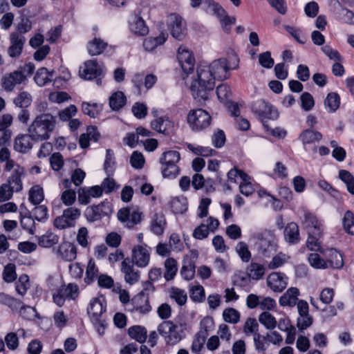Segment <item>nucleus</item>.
Listing matches in <instances>:
<instances>
[{
    "mask_svg": "<svg viewBox=\"0 0 354 354\" xmlns=\"http://www.w3.org/2000/svg\"><path fill=\"white\" fill-rule=\"evenodd\" d=\"M215 80L207 65L199 66L190 86L194 98L200 103L205 102L214 88Z\"/></svg>",
    "mask_w": 354,
    "mask_h": 354,
    "instance_id": "obj_1",
    "label": "nucleus"
},
{
    "mask_svg": "<svg viewBox=\"0 0 354 354\" xmlns=\"http://www.w3.org/2000/svg\"><path fill=\"white\" fill-rule=\"evenodd\" d=\"M56 125V119L51 113L38 114L28 128V132L36 142L48 140Z\"/></svg>",
    "mask_w": 354,
    "mask_h": 354,
    "instance_id": "obj_2",
    "label": "nucleus"
},
{
    "mask_svg": "<svg viewBox=\"0 0 354 354\" xmlns=\"http://www.w3.org/2000/svg\"><path fill=\"white\" fill-rule=\"evenodd\" d=\"M239 59L234 52L227 55V57H221L212 61L207 65L213 77L217 80H225L230 77V71L239 67Z\"/></svg>",
    "mask_w": 354,
    "mask_h": 354,
    "instance_id": "obj_3",
    "label": "nucleus"
},
{
    "mask_svg": "<svg viewBox=\"0 0 354 354\" xmlns=\"http://www.w3.org/2000/svg\"><path fill=\"white\" fill-rule=\"evenodd\" d=\"M180 158V153L176 151H169L162 153L160 162L163 177L175 178L178 174L179 168L177 162Z\"/></svg>",
    "mask_w": 354,
    "mask_h": 354,
    "instance_id": "obj_4",
    "label": "nucleus"
},
{
    "mask_svg": "<svg viewBox=\"0 0 354 354\" xmlns=\"http://www.w3.org/2000/svg\"><path fill=\"white\" fill-rule=\"evenodd\" d=\"M104 73V66L103 64L98 62L95 59L86 61L79 69V75L85 80H92L96 79V84L100 86L102 84V80L99 78Z\"/></svg>",
    "mask_w": 354,
    "mask_h": 354,
    "instance_id": "obj_5",
    "label": "nucleus"
},
{
    "mask_svg": "<svg viewBox=\"0 0 354 354\" xmlns=\"http://www.w3.org/2000/svg\"><path fill=\"white\" fill-rule=\"evenodd\" d=\"M167 26L171 35L176 39L182 41L187 35V23L179 15L173 13L167 19Z\"/></svg>",
    "mask_w": 354,
    "mask_h": 354,
    "instance_id": "obj_6",
    "label": "nucleus"
},
{
    "mask_svg": "<svg viewBox=\"0 0 354 354\" xmlns=\"http://www.w3.org/2000/svg\"><path fill=\"white\" fill-rule=\"evenodd\" d=\"M158 332L165 337L166 343L174 346L183 338V333L178 330V326L171 321H165L159 324Z\"/></svg>",
    "mask_w": 354,
    "mask_h": 354,
    "instance_id": "obj_7",
    "label": "nucleus"
},
{
    "mask_svg": "<svg viewBox=\"0 0 354 354\" xmlns=\"http://www.w3.org/2000/svg\"><path fill=\"white\" fill-rule=\"evenodd\" d=\"M212 118L202 109L191 110L187 115V122L194 131H201L209 126Z\"/></svg>",
    "mask_w": 354,
    "mask_h": 354,
    "instance_id": "obj_8",
    "label": "nucleus"
},
{
    "mask_svg": "<svg viewBox=\"0 0 354 354\" xmlns=\"http://www.w3.org/2000/svg\"><path fill=\"white\" fill-rule=\"evenodd\" d=\"M254 246L261 253H266L274 244L275 236L272 231L263 230L251 235Z\"/></svg>",
    "mask_w": 354,
    "mask_h": 354,
    "instance_id": "obj_9",
    "label": "nucleus"
},
{
    "mask_svg": "<svg viewBox=\"0 0 354 354\" xmlns=\"http://www.w3.org/2000/svg\"><path fill=\"white\" fill-rule=\"evenodd\" d=\"M80 214V210L76 207L67 208L64 210L62 215L54 220V226L59 230L71 227L75 225Z\"/></svg>",
    "mask_w": 354,
    "mask_h": 354,
    "instance_id": "obj_10",
    "label": "nucleus"
},
{
    "mask_svg": "<svg viewBox=\"0 0 354 354\" xmlns=\"http://www.w3.org/2000/svg\"><path fill=\"white\" fill-rule=\"evenodd\" d=\"M252 111L262 120L277 119L279 113L270 104L263 100H258L252 104Z\"/></svg>",
    "mask_w": 354,
    "mask_h": 354,
    "instance_id": "obj_11",
    "label": "nucleus"
},
{
    "mask_svg": "<svg viewBox=\"0 0 354 354\" xmlns=\"http://www.w3.org/2000/svg\"><path fill=\"white\" fill-rule=\"evenodd\" d=\"M118 218L127 227L133 228L141 223L143 214L137 209L122 208L118 212Z\"/></svg>",
    "mask_w": 354,
    "mask_h": 354,
    "instance_id": "obj_12",
    "label": "nucleus"
},
{
    "mask_svg": "<svg viewBox=\"0 0 354 354\" xmlns=\"http://www.w3.org/2000/svg\"><path fill=\"white\" fill-rule=\"evenodd\" d=\"M151 249L147 244H138L132 248V262L139 268H145L150 261Z\"/></svg>",
    "mask_w": 354,
    "mask_h": 354,
    "instance_id": "obj_13",
    "label": "nucleus"
},
{
    "mask_svg": "<svg viewBox=\"0 0 354 354\" xmlns=\"http://www.w3.org/2000/svg\"><path fill=\"white\" fill-rule=\"evenodd\" d=\"M177 59L184 73L187 75L192 73L195 65V59L192 53L185 46H180L177 51Z\"/></svg>",
    "mask_w": 354,
    "mask_h": 354,
    "instance_id": "obj_14",
    "label": "nucleus"
},
{
    "mask_svg": "<svg viewBox=\"0 0 354 354\" xmlns=\"http://www.w3.org/2000/svg\"><path fill=\"white\" fill-rule=\"evenodd\" d=\"M106 311L105 299L102 296L92 299L87 308V313L91 321H99L104 319Z\"/></svg>",
    "mask_w": 354,
    "mask_h": 354,
    "instance_id": "obj_15",
    "label": "nucleus"
},
{
    "mask_svg": "<svg viewBox=\"0 0 354 354\" xmlns=\"http://www.w3.org/2000/svg\"><path fill=\"white\" fill-rule=\"evenodd\" d=\"M112 212L111 205L109 202H102L97 205L87 208L86 215L89 221H95L110 215Z\"/></svg>",
    "mask_w": 354,
    "mask_h": 354,
    "instance_id": "obj_16",
    "label": "nucleus"
},
{
    "mask_svg": "<svg viewBox=\"0 0 354 354\" xmlns=\"http://www.w3.org/2000/svg\"><path fill=\"white\" fill-rule=\"evenodd\" d=\"M9 39L10 46L8 48V54L11 58H18L22 53L26 39L18 32H11Z\"/></svg>",
    "mask_w": 354,
    "mask_h": 354,
    "instance_id": "obj_17",
    "label": "nucleus"
},
{
    "mask_svg": "<svg viewBox=\"0 0 354 354\" xmlns=\"http://www.w3.org/2000/svg\"><path fill=\"white\" fill-rule=\"evenodd\" d=\"M198 252L191 250L186 254L183 260V266L180 270L182 277L186 280H191L195 274V262L198 258Z\"/></svg>",
    "mask_w": 354,
    "mask_h": 354,
    "instance_id": "obj_18",
    "label": "nucleus"
},
{
    "mask_svg": "<svg viewBox=\"0 0 354 354\" xmlns=\"http://www.w3.org/2000/svg\"><path fill=\"white\" fill-rule=\"evenodd\" d=\"M288 279V278L284 274L274 272L268 276L267 286L274 292H281L287 287Z\"/></svg>",
    "mask_w": 354,
    "mask_h": 354,
    "instance_id": "obj_19",
    "label": "nucleus"
},
{
    "mask_svg": "<svg viewBox=\"0 0 354 354\" xmlns=\"http://www.w3.org/2000/svg\"><path fill=\"white\" fill-rule=\"evenodd\" d=\"M26 80V76L21 71H15L6 74L1 79V86L6 91H12L17 84L23 83Z\"/></svg>",
    "mask_w": 354,
    "mask_h": 354,
    "instance_id": "obj_20",
    "label": "nucleus"
},
{
    "mask_svg": "<svg viewBox=\"0 0 354 354\" xmlns=\"http://www.w3.org/2000/svg\"><path fill=\"white\" fill-rule=\"evenodd\" d=\"M78 202L82 205L90 203L91 198H97L102 196L103 189L102 187L95 185L90 187L80 188L77 191Z\"/></svg>",
    "mask_w": 354,
    "mask_h": 354,
    "instance_id": "obj_21",
    "label": "nucleus"
},
{
    "mask_svg": "<svg viewBox=\"0 0 354 354\" xmlns=\"http://www.w3.org/2000/svg\"><path fill=\"white\" fill-rule=\"evenodd\" d=\"M36 141L30 133L19 134L14 140V149L21 153H28L33 147V142Z\"/></svg>",
    "mask_w": 354,
    "mask_h": 354,
    "instance_id": "obj_22",
    "label": "nucleus"
},
{
    "mask_svg": "<svg viewBox=\"0 0 354 354\" xmlns=\"http://www.w3.org/2000/svg\"><path fill=\"white\" fill-rule=\"evenodd\" d=\"M302 224L308 235L321 236L322 224L315 215L311 213H306Z\"/></svg>",
    "mask_w": 354,
    "mask_h": 354,
    "instance_id": "obj_23",
    "label": "nucleus"
},
{
    "mask_svg": "<svg viewBox=\"0 0 354 354\" xmlns=\"http://www.w3.org/2000/svg\"><path fill=\"white\" fill-rule=\"evenodd\" d=\"M56 254L59 258L66 261H72L76 259L77 248L71 242L64 241L57 247Z\"/></svg>",
    "mask_w": 354,
    "mask_h": 354,
    "instance_id": "obj_24",
    "label": "nucleus"
},
{
    "mask_svg": "<svg viewBox=\"0 0 354 354\" xmlns=\"http://www.w3.org/2000/svg\"><path fill=\"white\" fill-rule=\"evenodd\" d=\"M321 253L326 257L329 268L339 269L344 266L342 255L335 248L323 250Z\"/></svg>",
    "mask_w": 354,
    "mask_h": 354,
    "instance_id": "obj_25",
    "label": "nucleus"
},
{
    "mask_svg": "<svg viewBox=\"0 0 354 354\" xmlns=\"http://www.w3.org/2000/svg\"><path fill=\"white\" fill-rule=\"evenodd\" d=\"M133 309L140 313H148L151 310L149 297L143 292L136 295L132 299Z\"/></svg>",
    "mask_w": 354,
    "mask_h": 354,
    "instance_id": "obj_26",
    "label": "nucleus"
},
{
    "mask_svg": "<svg viewBox=\"0 0 354 354\" xmlns=\"http://www.w3.org/2000/svg\"><path fill=\"white\" fill-rule=\"evenodd\" d=\"M129 30L136 36H145L149 33V28L145 21L139 16H134L129 21Z\"/></svg>",
    "mask_w": 354,
    "mask_h": 354,
    "instance_id": "obj_27",
    "label": "nucleus"
},
{
    "mask_svg": "<svg viewBox=\"0 0 354 354\" xmlns=\"http://www.w3.org/2000/svg\"><path fill=\"white\" fill-rule=\"evenodd\" d=\"M299 290L297 288H289L286 292L280 297L279 303L281 306H294L298 301Z\"/></svg>",
    "mask_w": 354,
    "mask_h": 354,
    "instance_id": "obj_28",
    "label": "nucleus"
},
{
    "mask_svg": "<svg viewBox=\"0 0 354 354\" xmlns=\"http://www.w3.org/2000/svg\"><path fill=\"white\" fill-rule=\"evenodd\" d=\"M121 271L124 274V280L130 285L138 281L140 273L133 268V266L124 260L121 263Z\"/></svg>",
    "mask_w": 354,
    "mask_h": 354,
    "instance_id": "obj_29",
    "label": "nucleus"
},
{
    "mask_svg": "<svg viewBox=\"0 0 354 354\" xmlns=\"http://www.w3.org/2000/svg\"><path fill=\"white\" fill-rule=\"evenodd\" d=\"M167 39V34L161 32L158 37H149L143 41V47L147 51H152L158 46L163 44Z\"/></svg>",
    "mask_w": 354,
    "mask_h": 354,
    "instance_id": "obj_30",
    "label": "nucleus"
},
{
    "mask_svg": "<svg viewBox=\"0 0 354 354\" xmlns=\"http://www.w3.org/2000/svg\"><path fill=\"white\" fill-rule=\"evenodd\" d=\"M165 225L166 221L164 214L162 213L155 214L151 221V232L158 236H160L164 233Z\"/></svg>",
    "mask_w": 354,
    "mask_h": 354,
    "instance_id": "obj_31",
    "label": "nucleus"
},
{
    "mask_svg": "<svg viewBox=\"0 0 354 354\" xmlns=\"http://www.w3.org/2000/svg\"><path fill=\"white\" fill-rule=\"evenodd\" d=\"M152 127L162 133H169L173 129V123L168 117H160L151 122Z\"/></svg>",
    "mask_w": 354,
    "mask_h": 354,
    "instance_id": "obj_32",
    "label": "nucleus"
},
{
    "mask_svg": "<svg viewBox=\"0 0 354 354\" xmlns=\"http://www.w3.org/2000/svg\"><path fill=\"white\" fill-rule=\"evenodd\" d=\"M25 174L26 169L16 172H11L6 183L10 185L12 189L15 190V192H19L23 189V183L21 178L24 176Z\"/></svg>",
    "mask_w": 354,
    "mask_h": 354,
    "instance_id": "obj_33",
    "label": "nucleus"
},
{
    "mask_svg": "<svg viewBox=\"0 0 354 354\" xmlns=\"http://www.w3.org/2000/svg\"><path fill=\"white\" fill-rule=\"evenodd\" d=\"M128 334L131 338L139 343H144L147 337V329L141 326H133L128 329Z\"/></svg>",
    "mask_w": 354,
    "mask_h": 354,
    "instance_id": "obj_34",
    "label": "nucleus"
},
{
    "mask_svg": "<svg viewBox=\"0 0 354 354\" xmlns=\"http://www.w3.org/2000/svg\"><path fill=\"white\" fill-rule=\"evenodd\" d=\"M126 101L127 99L124 93L116 91L109 97V106L112 110H119L125 105Z\"/></svg>",
    "mask_w": 354,
    "mask_h": 354,
    "instance_id": "obj_35",
    "label": "nucleus"
},
{
    "mask_svg": "<svg viewBox=\"0 0 354 354\" xmlns=\"http://www.w3.org/2000/svg\"><path fill=\"white\" fill-rule=\"evenodd\" d=\"M107 44L100 38H95L88 44V52L91 55L101 54L106 48Z\"/></svg>",
    "mask_w": 354,
    "mask_h": 354,
    "instance_id": "obj_36",
    "label": "nucleus"
},
{
    "mask_svg": "<svg viewBox=\"0 0 354 354\" xmlns=\"http://www.w3.org/2000/svg\"><path fill=\"white\" fill-rule=\"evenodd\" d=\"M322 138V136L319 132L311 129L304 130L299 136V139L304 145L319 142Z\"/></svg>",
    "mask_w": 354,
    "mask_h": 354,
    "instance_id": "obj_37",
    "label": "nucleus"
},
{
    "mask_svg": "<svg viewBox=\"0 0 354 354\" xmlns=\"http://www.w3.org/2000/svg\"><path fill=\"white\" fill-rule=\"evenodd\" d=\"M286 239L290 243H296L299 239L298 225L295 223H288L284 230Z\"/></svg>",
    "mask_w": 354,
    "mask_h": 354,
    "instance_id": "obj_38",
    "label": "nucleus"
},
{
    "mask_svg": "<svg viewBox=\"0 0 354 354\" xmlns=\"http://www.w3.org/2000/svg\"><path fill=\"white\" fill-rule=\"evenodd\" d=\"M259 322L268 330H273L277 325L276 318L268 311H264L259 315Z\"/></svg>",
    "mask_w": 354,
    "mask_h": 354,
    "instance_id": "obj_39",
    "label": "nucleus"
},
{
    "mask_svg": "<svg viewBox=\"0 0 354 354\" xmlns=\"http://www.w3.org/2000/svg\"><path fill=\"white\" fill-rule=\"evenodd\" d=\"M30 288L29 277L27 274H21L15 282V290L17 293L24 297Z\"/></svg>",
    "mask_w": 354,
    "mask_h": 354,
    "instance_id": "obj_40",
    "label": "nucleus"
},
{
    "mask_svg": "<svg viewBox=\"0 0 354 354\" xmlns=\"http://www.w3.org/2000/svg\"><path fill=\"white\" fill-rule=\"evenodd\" d=\"M29 200L34 205H38L44 198L43 188L39 185H33L28 192Z\"/></svg>",
    "mask_w": 354,
    "mask_h": 354,
    "instance_id": "obj_41",
    "label": "nucleus"
},
{
    "mask_svg": "<svg viewBox=\"0 0 354 354\" xmlns=\"http://www.w3.org/2000/svg\"><path fill=\"white\" fill-rule=\"evenodd\" d=\"M165 278L167 281L174 279L178 270V264L176 259L173 258H168L165 262Z\"/></svg>",
    "mask_w": 354,
    "mask_h": 354,
    "instance_id": "obj_42",
    "label": "nucleus"
},
{
    "mask_svg": "<svg viewBox=\"0 0 354 354\" xmlns=\"http://www.w3.org/2000/svg\"><path fill=\"white\" fill-rule=\"evenodd\" d=\"M13 102L15 106L22 109H26L31 104L32 96L27 91H21L14 99Z\"/></svg>",
    "mask_w": 354,
    "mask_h": 354,
    "instance_id": "obj_43",
    "label": "nucleus"
},
{
    "mask_svg": "<svg viewBox=\"0 0 354 354\" xmlns=\"http://www.w3.org/2000/svg\"><path fill=\"white\" fill-rule=\"evenodd\" d=\"M0 304L9 306L12 310H17L22 306V302L4 292H0Z\"/></svg>",
    "mask_w": 354,
    "mask_h": 354,
    "instance_id": "obj_44",
    "label": "nucleus"
},
{
    "mask_svg": "<svg viewBox=\"0 0 354 354\" xmlns=\"http://www.w3.org/2000/svg\"><path fill=\"white\" fill-rule=\"evenodd\" d=\"M308 262L315 269H327L329 268L326 260H324L319 254L311 253L308 256Z\"/></svg>",
    "mask_w": 354,
    "mask_h": 354,
    "instance_id": "obj_45",
    "label": "nucleus"
},
{
    "mask_svg": "<svg viewBox=\"0 0 354 354\" xmlns=\"http://www.w3.org/2000/svg\"><path fill=\"white\" fill-rule=\"evenodd\" d=\"M265 267L257 263H250L248 268V275L254 280L261 279L265 274Z\"/></svg>",
    "mask_w": 354,
    "mask_h": 354,
    "instance_id": "obj_46",
    "label": "nucleus"
},
{
    "mask_svg": "<svg viewBox=\"0 0 354 354\" xmlns=\"http://www.w3.org/2000/svg\"><path fill=\"white\" fill-rule=\"evenodd\" d=\"M235 251L243 262L248 263L251 259V252L245 242H238L235 246Z\"/></svg>",
    "mask_w": 354,
    "mask_h": 354,
    "instance_id": "obj_47",
    "label": "nucleus"
},
{
    "mask_svg": "<svg viewBox=\"0 0 354 354\" xmlns=\"http://www.w3.org/2000/svg\"><path fill=\"white\" fill-rule=\"evenodd\" d=\"M240 313L233 308H225L223 312V318L225 322L237 324L240 320Z\"/></svg>",
    "mask_w": 354,
    "mask_h": 354,
    "instance_id": "obj_48",
    "label": "nucleus"
},
{
    "mask_svg": "<svg viewBox=\"0 0 354 354\" xmlns=\"http://www.w3.org/2000/svg\"><path fill=\"white\" fill-rule=\"evenodd\" d=\"M52 74L46 68H41L36 73L35 81L38 86H42L50 82Z\"/></svg>",
    "mask_w": 354,
    "mask_h": 354,
    "instance_id": "obj_49",
    "label": "nucleus"
},
{
    "mask_svg": "<svg viewBox=\"0 0 354 354\" xmlns=\"http://www.w3.org/2000/svg\"><path fill=\"white\" fill-rule=\"evenodd\" d=\"M82 110L84 114L91 118H95L101 111L102 106L97 103L83 102L82 104Z\"/></svg>",
    "mask_w": 354,
    "mask_h": 354,
    "instance_id": "obj_50",
    "label": "nucleus"
},
{
    "mask_svg": "<svg viewBox=\"0 0 354 354\" xmlns=\"http://www.w3.org/2000/svg\"><path fill=\"white\" fill-rule=\"evenodd\" d=\"M16 266L14 263L7 264L3 270L2 278L6 283H12L17 279Z\"/></svg>",
    "mask_w": 354,
    "mask_h": 354,
    "instance_id": "obj_51",
    "label": "nucleus"
},
{
    "mask_svg": "<svg viewBox=\"0 0 354 354\" xmlns=\"http://www.w3.org/2000/svg\"><path fill=\"white\" fill-rule=\"evenodd\" d=\"M171 208L175 214H183L187 209V200L185 198H174L171 201Z\"/></svg>",
    "mask_w": 354,
    "mask_h": 354,
    "instance_id": "obj_52",
    "label": "nucleus"
},
{
    "mask_svg": "<svg viewBox=\"0 0 354 354\" xmlns=\"http://www.w3.org/2000/svg\"><path fill=\"white\" fill-rule=\"evenodd\" d=\"M259 324L257 323L255 318L248 317L243 325V331L247 335L258 334Z\"/></svg>",
    "mask_w": 354,
    "mask_h": 354,
    "instance_id": "obj_53",
    "label": "nucleus"
},
{
    "mask_svg": "<svg viewBox=\"0 0 354 354\" xmlns=\"http://www.w3.org/2000/svg\"><path fill=\"white\" fill-rule=\"evenodd\" d=\"M339 97L335 93H330L328 94L325 100V106L329 112L335 111L339 106Z\"/></svg>",
    "mask_w": 354,
    "mask_h": 354,
    "instance_id": "obj_54",
    "label": "nucleus"
},
{
    "mask_svg": "<svg viewBox=\"0 0 354 354\" xmlns=\"http://www.w3.org/2000/svg\"><path fill=\"white\" fill-rule=\"evenodd\" d=\"M169 297L174 299L179 306H183L187 301V294L181 289L172 288L169 291Z\"/></svg>",
    "mask_w": 354,
    "mask_h": 354,
    "instance_id": "obj_55",
    "label": "nucleus"
},
{
    "mask_svg": "<svg viewBox=\"0 0 354 354\" xmlns=\"http://www.w3.org/2000/svg\"><path fill=\"white\" fill-rule=\"evenodd\" d=\"M339 178L346 185L349 193L354 194V176L346 170H340Z\"/></svg>",
    "mask_w": 354,
    "mask_h": 354,
    "instance_id": "obj_56",
    "label": "nucleus"
},
{
    "mask_svg": "<svg viewBox=\"0 0 354 354\" xmlns=\"http://www.w3.org/2000/svg\"><path fill=\"white\" fill-rule=\"evenodd\" d=\"M227 177L230 182L235 183H240V181H246L249 179V176L245 173L235 167L229 171Z\"/></svg>",
    "mask_w": 354,
    "mask_h": 354,
    "instance_id": "obj_57",
    "label": "nucleus"
},
{
    "mask_svg": "<svg viewBox=\"0 0 354 354\" xmlns=\"http://www.w3.org/2000/svg\"><path fill=\"white\" fill-rule=\"evenodd\" d=\"M98 277V269L93 260L90 259L86 267L85 281L89 284Z\"/></svg>",
    "mask_w": 354,
    "mask_h": 354,
    "instance_id": "obj_58",
    "label": "nucleus"
},
{
    "mask_svg": "<svg viewBox=\"0 0 354 354\" xmlns=\"http://www.w3.org/2000/svg\"><path fill=\"white\" fill-rule=\"evenodd\" d=\"M58 236L52 233L47 232L42 235L39 239V245L44 248H50L58 242Z\"/></svg>",
    "mask_w": 354,
    "mask_h": 354,
    "instance_id": "obj_59",
    "label": "nucleus"
},
{
    "mask_svg": "<svg viewBox=\"0 0 354 354\" xmlns=\"http://www.w3.org/2000/svg\"><path fill=\"white\" fill-rule=\"evenodd\" d=\"M216 94L221 102H227L232 95L230 86L226 84H220L216 89Z\"/></svg>",
    "mask_w": 354,
    "mask_h": 354,
    "instance_id": "obj_60",
    "label": "nucleus"
},
{
    "mask_svg": "<svg viewBox=\"0 0 354 354\" xmlns=\"http://www.w3.org/2000/svg\"><path fill=\"white\" fill-rule=\"evenodd\" d=\"M343 225L348 234L354 235V214L352 212H346L343 218Z\"/></svg>",
    "mask_w": 354,
    "mask_h": 354,
    "instance_id": "obj_61",
    "label": "nucleus"
},
{
    "mask_svg": "<svg viewBox=\"0 0 354 354\" xmlns=\"http://www.w3.org/2000/svg\"><path fill=\"white\" fill-rule=\"evenodd\" d=\"M190 297L194 301L200 302L205 297V290L202 286L196 283L190 286Z\"/></svg>",
    "mask_w": 354,
    "mask_h": 354,
    "instance_id": "obj_62",
    "label": "nucleus"
},
{
    "mask_svg": "<svg viewBox=\"0 0 354 354\" xmlns=\"http://www.w3.org/2000/svg\"><path fill=\"white\" fill-rule=\"evenodd\" d=\"M206 336L207 334L202 331H200L195 335L192 345V351L193 352L198 353L203 348Z\"/></svg>",
    "mask_w": 354,
    "mask_h": 354,
    "instance_id": "obj_63",
    "label": "nucleus"
},
{
    "mask_svg": "<svg viewBox=\"0 0 354 354\" xmlns=\"http://www.w3.org/2000/svg\"><path fill=\"white\" fill-rule=\"evenodd\" d=\"M288 259V255L280 252L272 258V261L268 263V267L271 270L276 269L286 263Z\"/></svg>",
    "mask_w": 354,
    "mask_h": 354,
    "instance_id": "obj_64",
    "label": "nucleus"
}]
</instances>
